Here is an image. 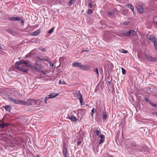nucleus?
Instances as JSON below:
<instances>
[{
  "mask_svg": "<svg viewBox=\"0 0 157 157\" xmlns=\"http://www.w3.org/2000/svg\"><path fill=\"white\" fill-rule=\"evenodd\" d=\"M9 100L10 101L12 102H13L14 103L18 104H22V102H23V100H17L15 99H13V98L11 97H10L9 98Z\"/></svg>",
  "mask_w": 157,
  "mask_h": 157,
  "instance_id": "obj_7",
  "label": "nucleus"
},
{
  "mask_svg": "<svg viewBox=\"0 0 157 157\" xmlns=\"http://www.w3.org/2000/svg\"><path fill=\"white\" fill-rule=\"evenodd\" d=\"M6 31L12 35H13L15 34V33L10 29H6Z\"/></svg>",
  "mask_w": 157,
  "mask_h": 157,
  "instance_id": "obj_20",
  "label": "nucleus"
},
{
  "mask_svg": "<svg viewBox=\"0 0 157 157\" xmlns=\"http://www.w3.org/2000/svg\"><path fill=\"white\" fill-rule=\"evenodd\" d=\"M120 34L122 35L127 36L128 32L124 31H122L121 32Z\"/></svg>",
  "mask_w": 157,
  "mask_h": 157,
  "instance_id": "obj_23",
  "label": "nucleus"
},
{
  "mask_svg": "<svg viewBox=\"0 0 157 157\" xmlns=\"http://www.w3.org/2000/svg\"><path fill=\"white\" fill-rule=\"evenodd\" d=\"M152 114L157 117V112H152Z\"/></svg>",
  "mask_w": 157,
  "mask_h": 157,
  "instance_id": "obj_36",
  "label": "nucleus"
},
{
  "mask_svg": "<svg viewBox=\"0 0 157 157\" xmlns=\"http://www.w3.org/2000/svg\"><path fill=\"white\" fill-rule=\"evenodd\" d=\"M28 60H21L19 62H17L16 63L17 65H21L22 64H24L25 66L26 67L28 65Z\"/></svg>",
  "mask_w": 157,
  "mask_h": 157,
  "instance_id": "obj_9",
  "label": "nucleus"
},
{
  "mask_svg": "<svg viewBox=\"0 0 157 157\" xmlns=\"http://www.w3.org/2000/svg\"><path fill=\"white\" fill-rule=\"evenodd\" d=\"M129 23L128 21H125L124 22V24L125 25H127Z\"/></svg>",
  "mask_w": 157,
  "mask_h": 157,
  "instance_id": "obj_43",
  "label": "nucleus"
},
{
  "mask_svg": "<svg viewBox=\"0 0 157 157\" xmlns=\"http://www.w3.org/2000/svg\"><path fill=\"white\" fill-rule=\"evenodd\" d=\"M129 8L131 9L134 14H135L134 8V6L131 4H128L126 5Z\"/></svg>",
  "mask_w": 157,
  "mask_h": 157,
  "instance_id": "obj_16",
  "label": "nucleus"
},
{
  "mask_svg": "<svg viewBox=\"0 0 157 157\" xmlns=\"http://www.w3.org/2000/svg\"><path fill=\"white\" fill-rule=\"evenodd\" d=\"M20 21H21V25H23L24 24V21H23V20H22V19H20Z\"/></svg>",
  "mask_w": 157,
  "mask_h": 157,
  "instance_id": "obj_41",
  "label": "nucleus"
},
{
  "mask_svg": "<svg viewBox=\"0 0 157 157\" xmlns=\"http://www.w3.org/2000/svg\"><path fill=\"white\" fill-rule=\"evenodd\" d=\"M49 98H49V97H45V98L44 102H45V103H47V100H48V99H49Z\"/></svg>",
  "mask_w": 157,
  "mask_h": 157,
  "instance_id": "obj_35",
  "label": "nucleus"
},
{
  "mask_svg": "<svg viewBox=\"0 0 157 157\" xmlns=\"http://www.w3.org/2000/svg\"><path fill=\"white\" fill-rule=\"evenodd\" d=\"M9 19L10 20L16 21H20V18L17 17H11L9 18Z\"/></svg>",
  "mask_w": 157,
  "mask_h": 157,
  "instance_id": "obj_17",
  "label": "nucleus"
},
{
  "mask_svg": "<svg viewBox=\"0 0 157 157\" xmlns=\"http://www.w3.org/2000/svg\"><path fill=\"white\" fill-rule=\"evenodd\" d=\"M145 57L147 59L152 61H155L156 60L155 58L152 57L148 55H146Z\"/></svg>",
  "mask_w": 157,
  "mask_h": 157,
  "instance_id": "obj_12",
  "label": "nucleus"
},
{
  "mask_svg": "<svg viewBox=\"0 0 157 157\" xmlns=\"http://www.w3.org/2000/svg\"><path fill=\"white\" fill-rule=\"evenodd\" d=\"M67 153V150L65 145L63 147V154L64 155V157H68Z\"/></svg>",
  "mask_w": 157,
  "mask_h": 157,
  "instance_id": "obj_11",
  "label": "nucleus"
},
{
  "mask_svg": "<svg viewBox=\"0 0 157 157\" xmlns=\"http://www.w3.org/2000/svg\"><path fill=\"white\" fill-rule=\"evenodd\" d=\"M81 141H78L77 143L78 145H80V144L81 143Z\"/></svg>",
  "mask_w": 157,
  "mask_h": 157,
  "instance_id": "obj_47",
  "label": "nucleus"
},
{
  "mask_svg": "<svg viewBox=\"0 0 157 157\" xmlns=\"http://www.w3.org/2000/svg\"><path fill=\"white\" fill-rule=\"evenodd\" d=\"M59 84L60 85H65L66 84V82L64 81H61V80H60L59 81Z\"/></svg>",
  "mask_w": 157,
  "mask_h": 157,
  "instance_id": "obj_28",
  "label": "nucleus"
},
{
  "mask_svg": "<svg viewBox=\"0 0 157 157\" xmlns=\"http://www.w3.org/2000/svg\"><path fill=\"white\" fill-rule=\"evenodd\" d=\"M54 28H52L48 32V33H52L54 31Z\"/></svg>",
  "mask_w": 157,
  "mask_h": 157,
  "instance_id": "obj_34",
  "label": "nucleus"
},
{
  "mask_svg": "<svg viewBox=\"0 0 157 157\" xmlns=\"http://www.w3.org/2000/svg\"><path fill=\"white\" fill-rule=\"evenodd\" d=\"M99 137L101 139L99 141V144H101L103 143L105 140V136L103 135H101L99 136Z\"/></svg>",
  "mask_w": 157,
  "mask_h": 157,
  "instance_id": "obj_15",
  "label": "nucleus"
},
{
  "mask_svg": "<svg viewBox=\"0 0 157 157\" xmlns=\"http://www.w3.org/2000/svg\"><path fill=\"white\" fill-rule=\"evenodd\" d=\"M95 110H94V109H92V110H91V112L92 113V116H93V113H95Z\"/></svg>",
  "mask_w": 157,
  "mask_h": 157,
  "instance_id": "obj_40",
  "label": "nucleus"
},
{
  "mask_svg": "<svg viewBox=\"0 0 157 157\" xmlns=\"http://www.w3.org/2000/svg\"><path fill=\"white\" fill-rule=\"evenodd\" d=\"M144 100L147 101L148 102H149V103L150 104V102H152L151 101H150L148 99V98H144Z\"/></svg>",
  "mask_w": 157,
  "mask_h": 157,
  "instance_id": "obj_33",
  "label": "nucleus"
},
{
  "mask_svg": "<svg viewBox=\"0 0 157 157\" xmlns=\"http://www.w3.org/2000/svg\"><path fill=\"white\" fill-rule=\"evenodd\" d=\"M4 108L6 111H10L11 109V107L9 105L5 106Z\"/></svg>",
  "mask_w": 157,
  "mask_h": 157,
  "instance_id": "obj_25",
  "label": "nucleus"
},
{
  "mask_svg": "<svg viewBox=\"0 0 157 157\" xmlns=\"http://www.w3.org/2000/svg\"><path fill=\"white\" fill-rule=\"evenodd\" d=\"M122 70V73L123 75H124L126 73V71L125 69H124L123 68H121Z\"/></svg>",
  "mask_w": 157,
  "mask_h": 157,
  "instance_id": "obj_32",
  "label": "nucleus"
},
{
  "mask_svg": "<svg viewBox=\"0 0 157 157\" xmlns=\"http://www.w3.org/2000/svg\"><path fill=\"white\" fill-rule=\"evenodd\" d=\"M21 71L25 73H27L28 71V70L27 69H25L23 67H21Z\"/></svg>",
  "mask_w": 157,
  "mask_h": 157,
  "instance_id": "obj_26",
  "label": "nucleus"
},
{
  "mask_svg": "<svg viewBox=\"0 0 157 157\" xmlns=\"http://www.w3.org/2000/svg\"><path fill=\"white\" fill-rule=\"evenodd\" d=\"M149 39L154 44L155 50L157 51V39L154 36L151 35L150 36Z\"/></svg>",
  "mask_w": 157,
  "mask_h": 157,
  "instance_id": "obj_3",
  "label": "nucleus"
},
{
  "mask_svg": "<svg viewBox=\"0 0 157 157\" xmlns=\"http://www.w3.org/2000/svg\"><path fill=\"white\" fill-rule=\"evenodd\" d=\"M36 157H40L38 155H37L36 156Z\"/></svg>",
  "mask_w": 157,
  "mask_h": 157,
  "instance_id": "obj_49",
  "label": "nucleus"
},
{
  "mask_svg": "<svg viewBox=\"0 0 157 157\" xmlns=\"http://www.w3.org/2000/svg\"><path fill=\"white\" fill-rule=\"evenodd\" d=\"M89 6H90V7L91 8L92 7V4L91 3H90L89 4Z\"/></svg>",
  "mask_w": 157,
  "mask_h": 157,
  "instance_id": "obj_46",
  "label": "nucleus"
},
{
  "mask_svg": "<svg viewBox=\"0 0 157 157\" xmlns=\"http://www.w3.org/2000/svg\"><path fill=\"white\" fill-rule=\"evenodd\" d=\"M88 14H90L92 13V11L91 10H88Z\"/></svg>",
  "mask_w": 157,
  "mask_h": 157,
  "instance_id": "obj_42",
  "label": "nucleus"
},
{
  "mask_svg": "<svg viewBox=\"0 0 157 157\" xmlns=\"http://www.w3.org/2000/svg\"><path fill=\"white\" fill-rule=\"evenodd\" d=\"M28 65L27 66V67H30L32 69L35 70L36 71H38V68L34 65H32L31 64H30L29 63V62L28 61Z\"/></svg>",
  "mask_w": 157,
  "mask_h": 157,
  "instance_id": "obj_8",
  "label": "nucleus"
},
{
  "mask_svg": "<svg viewBox=\"0 0 157 157\" xmlns=\"http://www.w3.org/2000/svg\"><path fill=\"white\" fill-rule=\"evenodd\" d=\"M91 67L89 66L85 65L83 64L82 70L86 71H88L90 70Z\"/></svg>",
  "mask_w": 157,
  "mask_h": 157,
  "instance_id": "obj_10",
  "label": "nucleus"
},
{
  "mask_svg": "<svg viewBox=\"0 0 157 157\" xmlns=\"http://www.w3.org/2000/svg\"><path fill=\"white\" fill-rule=\"evenodd\" d=\"M150 104L152 105L153 107L157 108V105L153 103L152 101L150 102Z\"/></svg>",
  "mask_w": 157,
  "mask_h": 157,
  "instance_id": "obj_27",
  "label": "nucleus"
},
{
  "mask_svg": "<svg viewBox=\"0 0 157 157\" xmlns=\"http://www.w3.org/2000/svg\"><path fill=\"white\" fill-rule=\"evenodd\" d=\"M21 67H20L19 66H17L16 67V68L17 69V70L21 71Z\"/></svg>",
  "mask_w": 157,
  "mask_h": 157,
  "instance_id": "obj_37",
  "label": "nucleus"
},
{
  "mask_svg": "<svg viewBox=\"0 0 157 157\" xmlns=\"http://www.w3.org/2000/svg\"><path fill=\"white\" fill-rule=\"evenodd\" d=\"M40 72L41 73H42L44 75H45L46 74V72H45L43 70H41Z\"/></svg>",
  "mask_w": 157,
  "mask_h": 157,
  "instance_id": "obj_44",
  "label": "nucleus"
},
{
  "mask_svg": "<svg viewBox=\"0 0 157 157\" xmlns=\"http://www.w3.org/2000/svg\"><path fill=\"white\" fill-rule=\"evenodd\" d=\"M83 64L79 62H75L72 63L73 67H77L82 69Z\"/></svg>",
  "mask_w": 157,
  "mask_h": 157,
  "instance_id": "obj_6",
  "label": "nucleus"
},
{
  "mask_svg": "<svg viewBox=\"0 0 157 157\" xmlns=\"http://www.w3.org/2000/svg\"><path fill=\"white\" fill-rule=\"evenodd\" d=\"M136 8L140 13H142L143 12L144 10L143 7L140 3H138L136 4Z\"/></svg>",
  "mask_w": 157,
  "mask_h": 157,
  "instance_id": "obj_5",
  "label": "nucleus"
},
{
  "mask_svg": "<svg viewBox=\"0 0 157 157\" xmlns=\"http://www.w3.org/2000/svg\"><path fill=\"white\" fill-rule=\"evenodd\" d=\"M68 117L73 121H76L78 119V112L77 111H73L68 115Z\"/></svg>",
  "mask_w": 157,
  "mask_h": 157,
  "instance_id": "obj_1",
  "label": "nucleus"
},
{
  "mask_svg": "<svg viewBox=\"0 0 157 157\" xmlns=\"http://www.w3.org/2000/svg\"><path fill=\"white\" fill-rule=\"evenodd\" d=\"M47 61L48 62V63H49V64L50 65L51 67H53L54 66V64H52V65L51 64V62L49 60H48V59L47 58H45V59L43 58V61Z\"/></svg>",
  "mask_w": 157,
  "mask_h": 157,
  "instance_id": "obj_21",
  "label": "nucleus"
},
{
  "mask_svg": "<svg viewBox=\"0 0 157 157\" xmlns=\"http://www.w3.org/2000/svg\"><path fill=\"white\" fill-rule=\"evenodd\" d=\"M108 113L107 112H103L102 114V116L103 117V119H106L107 118V116Z\"/></svg>",
  "mask_w": 157,
  "mask_h": 157,
  "instance_id": "obj_22",
  "label": "nucleus"
},
{
  "mask_svg": "<svg viewBox=\"0 0 157 157\" xmlns=\"http://www.w3.org/2000/svg\"><path fill=\"white\" fill-rule=\"evenodd\" d=\"M39 49L42 51H43V52H44L45 50V49H44V48H42V47H41V48H39Z\"/></svg>",
  "mask_w": 157,
  "mask_h": 157,
  "instance_id": "obj_38",
  "label": "nucleus"
},
{
  "mask_svg": "<svg viewBox=\"0 0 157 157\" xmlns=\"http://www.w3.org/2000/svg\"><path fill=\"white\" fill-rule=\"evenodd\" d=\"M40 33V29H38L36 31L32 33L31 35L33 36H36L39 35Z\"/></svg>",
  "mask_w": 157,
  "mask_h": 157,
  "instance_id": "obj_13",
  "label": "nucleus"
},
{
  "mask_svg": "<svg viewBox=\"0 0 157 157\" xmlns=\"http://www.w3.org/2000/svg\"><path fill=\"white\" fill-rule=\"evenodd\" d=\"M85 52H87V51L86 50V51H85Z\"/></svg>",
  "mask_w": 157,
  "mask_h": 157,
  "instance_id": "obj_50",
  "label": "nucleus"
},
{
  "mask_svg": "<svg viewBox=\"0 0 157 157\" xmlns=\"http://www.w3.org/2000/svg\"><path fill=\"white\" fill-rule=\"evenodd\" d=\"M75 0H70V1L68 3V5L70 6L71 5L73 2H74Z\"/></svg>",
  "mask_w": 157,
  "mask_h": 157,
  "instance_id": "obj_29",
  "label": "nucleus"
},
{
  "mask_svg": "<svg viewBox=\"0 0 157 157\" xmlns=\"http://www.w3.org/2000/svg\"><path fill=\"white\" fill-rule=\"evenodd\" d=\"M73 94L74 96L77 99H78L82 105V96L80 93L79 91H76L75 92L73 93Z\"/></svg>",
  "mask_w": 157,
  "mask_h": 157,
  "instance_id": "obj_2",
  "label": "nucleus"
},
{
  "mask_svg": "<svg viewBox=\"0 0 157 157\" xmlns=\"http://www.w3.org/2000/svg\"><path fill=\"white\" fill-rule=\"evenodd\" d=\"M59 94H54V93L50 94L49 95H48L49 98H54L59 95Z\"/></svg>",
  "mask_w": 157,
  "mask_h": 157,
  "instance_id": "obj_18",
  "label": "nucleus"
},
{
  "mask_svg": "<svg viewBox=\"0 0 157 157\" xmlns=\"http://www.w3.org/2000/svg\"><path fill=\"white\" fill-rule=\"evenodd\" d=\"M10 125L9 123H3L2 124H0V127L2 128H4L7 126H9Z\"/></svg>",
  "mask_w": 157,
  "mask_h": 157,
  "instance_id": "obj_19",
  "label": "nucleus"
},
{
  "mask_svg": "<svg viewBox=\"0 0 157 157\" xmlns=\"http://www.w3.org/2000/svg\"><path fill=\"white\" fill-rule=\"evenodd\" d=\"M95 132L96 133V134L97 136H99V135L100 132L98 129H96V130Z\"/></svg>",
  "mask_w": 157,
  "mask_h": 157,
  "instance_id": "obj_30",
  "label": "nucleus"
},
{
  "mask_svg": "<svg viewBox=\"0 0 157 157\" xmlns=\"http://www.w3.org/2000/svg\"><path fill=\"white\" fill-rule=\"evenodd\" d=\"M52 63H51V64L52 65Z\"/></svg>",
  "mask_w": 157,
  "mask_h": 157,
  "instance_id": "obj_51",
  "label": "nucleus"
},
{
  "mask_svg": "<svg viewBox=\"0 0 157 157\" xmlns=\"http://www.w3.org/2000/svg\"><path fill=\"white\" fill-rule=\"evenodd\" d=\"M136 34V32L133 30H131L128 32L127 36H133Z\"/></svg>",
  "mask_w": 157,
  "mask_h": 157,
  "instance_id": "obj_14",
  "label": "nucleus"
},
{
  "mask_svg": "<svg viewBox=\"0 0 157 157\" xmlns=\"http://www.w3.org/2000/svg\"><path fill=\"white\" fill-rule=\"evenodd\" d=\"M32 101H33L34 102L36 103L37 102L35 100H32L31 99L28 100L27 101H25L23 100L22 102V104L24 105H30L32 104Z\"/></svg>",
  "mask_w": 157,
  "mask_h": 157,
  "instance_id": "obj_4",
  "label": "nucleus"
},
{
  "mask_svg": "<svg viewBox=\"0 0 157 157\" xmlns=\"http://www.w3.org/2000/svg\"><path fill=\"white\" fill-rule=\"evenodd\" d=\"M119 51L121 52L124 53V54H126L128 52L127 51L125 50L124 49H120Z\"/></svg>",
  "mask_w": 157,
  "mask_h": 157,
  "instance_id": "obj_24",
  "label": "nucleus"
},
{
  "mask_svg": "<svg viewBox=\"0 0 157 157\" xmlns=\"http://www.w3.org/2000/svg\"><path fill=\"white\" fill-rule=\"evenodd\" d=\"M34 65L36 66H38L39 64L38 62H36L35 63Z\"/></svg>",
  "mask_w": 157,
  "mask_h": 157,
  "instance_id": "obj_45",
  "label": "nucleus"
},
{
  "mask_svg": "<svg viewBox=\"0 0 157 157\" xmlns=\"http://www.w3.org/2000/svg\"><path fill=\"white\" fill-rule=\"evenodd\" d=\"M1 49H2V48L1 46H0V50Z\"/></svg>",
  "mask_w": 157,
  "mask_h": 157,
  "instance_id": "obj_48",
  "label": "nucleus"
},
{
  "mask_svg": "<svg viewBox=\"0 0 157 157\" xmlns=\"http://www.w3.org/2000/svg\"><path fill=\"white\" fill-rule=\"evenodd\" d=\"M37 58L39 60L41 61H43V58H41L40 57L38 56L37 57Z\"/></svg>",
  "mask_w": 157,
  "mask_h": 157,
  "instance_id": "obj_39",
  "label": "nucleus"
},
{
  "mask_svg": "<svg viewBox=\"0 0 157 157\" xmlns=\"http://www.w3.org/2000/svg\"><path fill=\"white\" fill-rule=\"evenodd\" d=\"M94 71L96 72L98 75V76L99 75L98 70L97 68H95L94 70Z\"/></svg>",
  "mask_w": 157,
  "mask_h": 157,
  "instance_id": "obj_31",
  "label": "nucleus"
}]
</instances>
